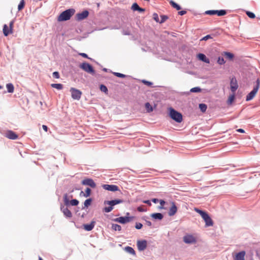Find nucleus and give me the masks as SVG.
<instances>
[{"instance_id": "nucleus-1", "label": "nucleus", "mask_w": 260, "mask_h": 260, "mask_svg": "<svg viewBox=\"0 0 260 260\" xmlns=\"http://www.w3.org/2000/svg\"><path fill=\"white\" fill-rule=\"evenodd\" d=\"M168 115L177 123H180L183 121L182 114L172 107L168 108Z\"/></svg>"}, {"instance_id": "nucleus-2", "label": "nucleus", "mask_w": 260, "mask_h": 260, "mask_svg": "<svg viewBox=\"0 0 260 260\" xmlns=\"http://www.w3.org/2000/svg\"><path fill=\"white\" fill-rule=\"evenodd\" d=\"M124 200L120 199H114L111 200H105L104 202V205H108V206H106L103 208V212L105 213H109L113 210L114 206L123 203Z\"/></svg>"}, {"instance_id": "nucleus-3", "label": "nucleus", "mask_w": 260, "mask_h": 260, "mask_svg": "<svg viewBox=\"0 0 260 260\" xmlns=\"http://www.w3.org/2000/svg\"><path fill=\"white\" fill-rule=\"evenodd\" d=\"M194 210L197 213H199L204 220L206 227L211 226L213 225V221L207 211L200 209L198 208H194Z\"/></svg>"}, {"instance_id": "nucleus-4", "label": "nucleus", "mask_w": 260, "mask_h": 260, "mask_svg": "<svg viewBox=\"0 0 260 260\" xmlns=\"http://www.w3.org/2000/svg\"><path fill=\"white\" fill-rule=\"evenodd\" d=\"M75 10L74 8L68 9L62 12L57 17V21L58 22H64L68 21L75 13Z\"/></svg>"}, {"instance_id": "nucleus-5", "label": "nucleus", "mask_w": 260, "mask_h": 260, "mask_svg": "<svg viewBox=\"0 0 260 260\" xmlns=\"http://www.w3.org/2000/svg\"><path fill=\"white\" fill-rule=\"evenodd\" d=\"M79 67L84 72L92 75H95V71L93 67L86 61H83L79 65Z\"/></svg>"}, {"instance_id": "nucleus-6", "label": "nucleus", "mask_w": 260, "mask_h": 260, "mask_svg": "<svg viewBox=\"0 0 260 260\" xmlns=\"http://www.w3.org/2000/svg\"><path fill=\"white\" fill-rule=\"evenodd\" d=\"M259 83L260 81L259 79H257L252 90L246 95V101H250L254 98L259 88Z\"/></svg>"}, {"instance_id": "nucleus-7", "label": "nucleus", "mask_w": 260, "mask_h": 260, "mask_svg": "<svg viewBox=\"0 0 260 260\" xmlns=\"http://www.w3.org/2000/svg\"><path fill=\"white\" fill-rule=\"evenodd\" d=\"M63 201L64 206L66 207H69L70 206H77L79 204V201L76 199H73L70 200L68 194L67 193L63 195Z\"/></svg>"}, {"instance_id": "nucleus-8", "label": "nucleus", "mask_w": 260, "mask_h": 260, "mask_svg": "<svg viewBox=\"0 0 260 260\" xmlns=\"http://www.w3.org/2000/svg\"><path fill=\"white\" fill-rule=\"evenodd\" d=\"M134 218V216H124L114 218L112 220L115 222L124 224L131 222Z\"/></svg>"}, {"instance_id": "nucleus-9", "label": "nucleus", "mask_w": 260, "mask_h": 260, "mask_svg": "<svg viewBox=\"0 0 260 260\" xmlns=\"http://www.w3.org/2000/svg\"><path fill=\"white\" fill-rule=\"evenodd\" d=\"M205 14L209 15H217L218 16H224L227 14L226 10H210L205 11Z\"/></svg>"}, {"instance_id": "nucleus-10", "label": "nucleus", "mask_w": 260, "mask_h": 260, "mask_svg": "<svg viewBox=\"0 0 260 260\" xmlns=\"http://www.w3.org/2000/svg\"><path fill=\"white\" fill-rule=\"evenodd\" d=\"M70 92L71 93L72 98L75 100H79L82 94V91L74 87L70 88Z\"/></svg>"}, {"instance_id": "nucleus-11", "label": "nucleus", "mask_w": 260, "mask_h": 260, "mask_svg": "<svg viewBox=\"0 0 260 260\" xmlns=\"http://www.w3.org/2000/svg\"><path fill=\"white\" fill-rule=\"evenodd\" d=\"M89 15V11L87 9H85L81 12H79L76 14L75 19L78 21H81L87 18Z\"/></svg>"}, {"instance_id": "nucleus-12", "label": "nucleus", "mask_w": 260, "mask_h": 260, "mask_svg": "<svg viewBox=\"0 0 260 260\" xmlns=\"http://www.w3.org/2000/svg\"><path fill=\"white\" fill-rule=\"evenodd\" d=\"M183 242L188 244H192L197 242L196 238L191 234H186L183 237Z\"/></svg>"}, {"instance_id": "nucleus-13", "label": "nucleus", "mask_w": 260, "mask_h": 260, "mask_svg": "<svg viewBox=\"0 0 260 260\" xmlns=\"http://www.w3.org/2000/svg\"><path fill=\"white\" fill-rule=\"evenodd\" d=\"M81 184L83 185L89 186L90 187L94 188L96 187V185L94 180L89 178H86L82 180Z\"/></svg>"}, {"instance_id": "nucleus-14", "label": "nucleus", "mask_w": 260, "mask_h": 260, "mask_svg": "<svg viewBox=\"0 0 260 260\" xmlns=\"http://www.w3.org/2000/svg\"><path fill=\"white\" fill-rule=\"evenodd\" d=\"M137 246L139 251H144L147 246V241L146 240H139L137 241Z\"/></svg>"}, {"instance_id": "nucleus-15", "label": "nucleus", "mask_w": 260, "mask_h": 260, "mask_svg": "<svg viewBox=\"0 0 260 260\" xmlns=\"http://www.w3.org/2000/svg\"><path fill=\"white\" fill-rule=\"evenodd\" d=\"M60 210L62 212L64 216L67 218H70L72 217V213L68 208V207H64V205L61 204L60 205Z\"/></svg>"}, {"instance_id": "nucleus-16", "label": "nucleus", "mask_w": 260, "mask_h": 260, "mask_svg": "<svg viewBox=\"0 0 260 260\" xmlns=\"http://www.w3.org/2000/svg\"><path fill=\"white\" fill-rule=\"evenodd\" d=\"M102 187L103 189L106 190L113 192L119 190V187L117 185L114 184H104L102 185Z\"/></svg>"}, {"instance_id": "nucleus-17", "label": "nucleus", "mask_w": 260, "mask_h": 260, "mask_svg": "<svg viewBox=\"0 0 260 260\" xmlns=\"http://www.w3.org/2000/svg\"><path fill=\"white\" fill-rule=\"evenodd\" d=\"M245 255L246 252L245 250H241L238 252H237L235 255H234V253H233L234 260H245Z\"/></svg>"}, {"instance_id": "nucleus-18", "label": "nucleus", "mask_w": 260, "mask_h": 260, "mask_svg": "<svg viewBox=\"0 0 260 260\" xmlns=\"http://www.w3.org/2000/svg\"><path fill=\"white\" fill-rule=\"evenodd\" d=\"M238 88L237 81L235 77L230 80V89L232 92H235Z\"/></svg>"}, {"instance_id": "nucleus-19", "label": "nucleus", "mask_w": 260, "mask_h": 260, "mask_svg": "<svg viewBox=\"0 0 260 260\" xmlns=\"http://www.w3.org/2000/svg\"><path fill=\"white\" fill-rule=\"evenodd\" d=\"M96 222L94 220H92L89 223H84L82 225L84 230L86 231L89 232L92 231L95 225Z\"/></svg>"}, {"instance_id": "nucleus-20", "label": "nucleus", "mask_w": 260, "mask_h": 260, "mask_svg": "<svg viewBox=\"0 0 260 260\" xmlns=\"http://www.w3.org/2000/svg\"><path fill=\"white\" fill-rule=\"evenodd\" d=\"M196 57L198 60L206 63H210L209 59L203 53H199L197 54Z\"/></svg>"}, {"instance_id": "nucleus-21", "label": "nucleus", "mask_w": 260, "mask_h": 260, "mask_svg": "<svg viewBox=\"0 0 260 260\" xmlns=\"http://www.w3.org/2000/svg\"><path fill=\"white\" fill-rule=\"evenodd\" d=\"M5 136L11 140H16L18 138V135L12 130H8L5 134Z\"/></svg>"}, {"instance_id": "nucleus-22", "label": "nucleus", "mask_w": 260, "mask_h": 260, "mask_svg": "<svg viewBox=\"0 0 260 260\" xmlns=\"http://www.w3.org/2000/svg\"><path fill=\"white\" fill-rule=\"evenodd\" d=\"M178 208L174 202H171V206L170 207L168 215L170 216H174L177 212Z\"/></svg>"}, {"instance_id": "nucleus-23", "label": "nucleus", "mask_w": 260, "mask_h": 260, "mask_svg": "<svg viewBox=\"0 0 260 260\" xmlns=\"http://www.w3.org/2000/svg\"><path fill=\"white\" fill-rule=\"evenodd\" d=\"M150 217L155 220H161L164 218V214L159 212L153 213L150 214Z\"/></svg>"}, {"instance_id": "nucleus-24", "label": "nucleus", "mask_w": 260, "mask_h": 260, "mask_svg": "<svg viewBox=\"0 0 260 260\" xmlns=\"http://www.w3.org/2000/svg\"><path fill=\"white\" fill-rule=\"evenodd\" d=\"M3 31L4 36L7 37L13 33V29L10 28L6 24L3 25Z\"/></svg>"}, {"instance_id": "nucleus-25", "label": "nucleus", "mask_w": 260, "mask_h": 260, "mask_svg": "<svg viewBox=\"0 0 260 260\" xmlns=\"http://www.w3.org/2000/svg\"><path fill=\"white\" fill-rule=\"evenodd\" d=\"M222 55L225 56L226 59L231 61H233L235 58L234 54L229 51H223L222 53Z\"/></svg>"}, {"instance_id": "nucleus-26", "label": "nucleus", "mask_w": 260, "mask_h": 260, "mask_svg": "<svg viewBox=\"0 0 260 260\" xmlns=\"http://www.w3.org/2000/svg\"><path fill=\"white\" fill-rule=\"evenodd\" d=\"M93 199L91 198H89L85 200L83 203V205L82 207V209L83 210L85 208H88L92 204Z\"/></svg>"}, {"instance_id": "nucleus-27", "label": "nucleus", "mask_w": 260, "mask_h": 260, "mask_svg": "<svg viewBox=\"0 0 260 260\" xmlns=\"http://www.w3.org/2000/svg\"><path fill=\"white\" fill-rule=\"evenodd\" d=\"M124 250L125 251H126L127 253L131 254L133 255L136 256V251L134 250V249L129 246H126L124 248Z\"/></svg>"}, {"instance_id": "nucleus-28", "label": "nucleus", "mask_w": 260, "mask_h": 260, "mask_svg": "<svg viewBox=\"0 0 260 260\" xmlns=\"http://www.w3.org/2000/svg\"><path fill=\"white\" fill-rule=\"evenodd\" d=\"M169 4L173 8L178 11L181 10L182 9L181 7L178 4L173 0H170L169 1Z\"/></svg>"}, {"instance_id": "nucleus-29", "label": "nucleus", "mask_w": 260, "mask_h": 260, "mask_svg": "<svg viewBox=\"0 0 260 260\" xmlns=\"http://www.w3.org/2000/svg\"><path fill=\"white\" fill-rule=\"evenodd\" d=\"M82 194H83V196L84 197L88 198V197H90L91 194V189L90 188H89V187H87L85 189V192L84 193V192L83 191H81L80 192V195L81 196Z\"/></svg>"}, {"instance_id": "nucleus-30", "label": "nucleus", "mask_w": 260, "mask_h": 260, "mask_svg": "<svg viewBox=\"0 0 260 260\" xmlns=\"http://www.w3.org/2000/svg\"><path fill=\"white\" fill-rule=\"evenodd\" d=\"M6 88H7V92L8 93H13L14 90V86L13 84L11 83H9L6 84ZM5 93H6V91H4Z\"/></svg>"}, {"instance_id": "nucleus-31", "label": "nucleus", "mask_w": 260, "mask_h": 260, "mask_svg": "<svg viewBox=\"0 0 260 260\" xmlns=\"http://www.w3.org/2000/svg\"><path fill=\"white\" fill-rule=\"evenodd\" d=\"M236 99L235 95L234 93L230 94L228 97L226 103L228 105H231Z\"/></svg>"}, {"instance_id": "nucleus-32", "label": "nucleus", "mask_w": 260, "mask_h": 260, "mask_svg": "<svg viewBox=\"0 0 260 260\" xmlns=\"http://www.w3.org/2000/svg\"><path fill=\"white\" fill-rule=\"evenodd\" d=\"M145 108L147 112L150 113L153 111L154 108L149 102L145 103Z\"/></svg>"}, {"instance_id": "nucleus-33", "label": "nucleus", "mask_w": 260, "mask_h": 260, "mask_svg": "<svg viewBox=\"0 0 260 260\" xmlns=\"http://www.w3.org/2000/svg\"><path fill=\"white\" fill-rule=\"evenodd\" d=\"M199 108L202 113H205L207 109V105L205 103L199 104Z\"/></svg>"}, {"instance_id": "nucleus-34", "label": "nucleus", "mask_w": 260, "mask_h": 260, "mask_svg": "<svg viewBox=\"0 0 260 260\" xmlns=\"http://www.w3.org/2000/svg\"><path fill=\"white\" fill-rule=\"evenodd\" d=\"M51 87L54 88H56L57 90H61L63 88V86L61 83H52L51 84Z\"/></svg>"}, {"instance_id": "nucleus-35", "label": "nucleus", "mask_w": 260, "mask_h": 260, "mask_svg": "<svg viewBox=\"0 0 260 260\" xmlns=\"http://www.w3.org/2000/svg\"><path fill=\"white\" fill-rule=\"evenodd\" d=\"M100 90L104 93L107 94L108 92V89L107 87L104 84H101L99 85Z\"/></svg>"}, {"instance_id": "nucleus-36", "label": "nucleus", "mask_w": 260, "mask_h": 260, "mask_svg": "<svg viewBox=\"0 0 260 260\" xmlns=\"http://www.w3.org/2000/svg\"><path fill=\"white\" fill-rule=\"evenodd\" d=\"M110 72L114 75L116 77H118V78H125V77H127V76L125 74H123L122 73H118V72H112L111 71H110Z\"/></svg>"}, {"instance_id": "nucleus-37", "label": "nucleus", "mask_w": 260, "mask_h": 260, "mask_svg": "<svg viewBox=\"0 0 260 260\" xmlns=\"http://www.w3.org/2000/svg\"><path fill=\"white\" fill-rule=\"evenodd\" d=\"M112 229L115 231H120L121 230V225L116 224V223H112Z\"/></svg>"}, {"instance_id": "nucleus-38", "label": "nucleus", "mask_w": 260, "mask_h": 260, "mask_svg": "<svg viewBox=\"0 0 260 260\" xmlns=\"http://www.w3.org/2000/svg\"><path fill=\"white\" fill-rule=\"evenodd\" d=\"M160 19L159 20V23L162 24L164 23L167 19H169V17L166 15L161 14L160 15Z\"/></svg>"}, {"instance_id": "nucleus-39", "label": "nucleus", "mask_w": 260, "mask_h": 260, "mask_svg": "<svg viewBox=\"0 0 260 260\" xmlns=\"http://www.w3.org/2000/svg\"><path fill=\"white\" fill-rule=\"evenodd\" d=\"M217 63L219 65H223L225 63V60L222 56H218L217 59Z\"/></svg>"}, {"instance_id": "nucleus-40", "label": "nucleus", "mask_w": 260, "mask_h": 260, "mask_svg": "<svg viewBox=\"0 0 260 260\" xmlns=\"http://www.w3.org/2000/svg\"><path fill=\"white\" fill-rule=\"evenodd\" d=\"M202 91L201 87L197 86L190 89V92L193 93H200Z\"/></svg>"}, {"instance_id": "nucleus-41", "label": "nucleus", "mask_w": 260, "mask_h": 260, "mask_svg": "<svg viewBox=\"0 0 260 260\" xmlns=\"http://www.w3.org/2000/svg\"><path fill=\"white\" fill-rule=\"evenodd\" d=\"M137 210L140 212H144L147 211V209L144 205H141L137 208Z\"/></svg>"}, {"instance_id": "nucleus-42", "label": "nucleus", "mask_w": 260, "mask_h": 260, "mask_svg": "<svg viewBox=\"0 0 260 260\" xmlns=\"http://www.w3.org/2000/svg\"><path fill=\"white\" fill-rule=\"evenodd\" d=\"M25 6V2L24 0H21L18 6V11L22 10Z\"/></svg>"}, {"instance_id": "nucleus-43", "label": "nucleus", "mask_w": 260, "mask_h": 260, "mask_svg": "<svg viewBox=\"0 0 260 260\" xmlns=\"http://www.w3.org/2000/svg\"><path fill=\"white\" fill-rule=\"evenodd\" d=\"M139 8H140V6H139V5L137 3H134V4H133V5L131 7V9L133 11H137V10H138V9Z\"/></svg>"}, {"instance_id": "nucleus-44", "label": "nucleus", "mask_w": 260, "mask_h": 260, "mask_svg": "<svg viewBox=\"0 0 260 260\" xmlns=\"http://www.w3.org/2000/svg\"><path fill=\"white\" fill-rule=\"evenodd\" d=\"M246 14L247 15V16L250 18L253 19L255 17V14L251 11H247L246 12Z\"/></svg>"}, {"instance_id": "nucleus-45", "label": "nucleus", "mask_w": 260, "mask_h": 260, "mask_svg": "<svg viewBox=\"0 0 260 260\" xmlns=\"http://www.w3.org/2000/svg\"><path fill=\"white\" fill-rule=\"evenodd\" d=\"M142 83H143L144 85L148 86H152L153 85V83L151 81H147L146 80L143 79L142 80Z\"/></svg>"}, {"instance_id": "nucleus-46", "label": "nucleus", "mask_w": 260, "mask_h": 260, "mask_svg": "<svg viewBox=\"0 0 260 260\" xmlns=\"http://www.w3.org/2000/svg\"><path fill=\"white\" fill-rule=\"evenodd\" d=\"M79 54L80 56H82V57H84V58H88V59H90V60H91L92 61L95 62V61L93 59H92V58H91L90 57H89L88 55L86 53H80Z\"/></svg>"}, {"instance_id": "nucleus-47", "label": "nucleus", "mask_w": 260, "mask_h": 260, "mask_svg": "<svg viewBox=\"0 0 260 260\" xmlns=\"http://www.w3.org/2000/svg\"><path fill=\"white\" fill-rule=\"evenodd\" d=\"M159 203H160V206L158 207V208L160 209H164V205L166 204V202L164 200L160 199L159 200Z\"/></svg>"}, {"instance_id": "nucleus-48", "label": "nucleus", "mask_w": 260, "mask_h": 260, "mask_svg": "<svg viewBox=\"0 0 260 260\" xmlns=\"http://www.w3.org/2000/svg\"><path fill=\"white\" fill-rule=\"evenodd\" d=\"M213 37H212V35H207L204 37H203L201 40L200 41H207L209 39H212Z\"/></svg>"}, {"instance_id": "nucleus-49", "label": "nucleus", "mask_w": 260, "mask_h": 260, "mask_svg": "<svg viewBox=\"0 0 260 260\" xmlns=\"http://www.w3.org/2000/svg\"><path fill=\"white\" fill-rule=\"evenodd\" d=\"M152 18L155 21H156L157 23H159V19L158 15L156 13H154L153 14Z\"/></svg>"}, {"instance_id": "nucleus-50", "label": "nucleus", "mask_w": 260, "mask_h": 260, "mask_svg": "<svg viewBox=\"0 0 260 260\" xmlns=\"http://www.w3.org/2000/svg\"><path fill=\"white\" fill-rule=\"evenodd\" d=\"M52 76L55 79H59L60 78V74L58 71H55L52 73Z\"/></svg>"}, {"instance_id": "nucleus-51", "label": "nucleus", "mask_w": 260, "mask_h": 260, "mask_svg": "<svg viewBox=\"0 0 260 260\" xmlns=\"http://www.w3.org/2000/svg\"><path fill=\"white\" fill-rule=\"evenodd\" d=\"M143 224L140 222H136L135 224V228L137 230H140L142 228Z\"/></svg>"}, {"instance_id": "nucleus-52", "label": "nucleus", "mask_w": 260, "mask_h": 260, "mask_svg": "<svg viewBox=\"0 0 260 260\" xmlns=\"http://www.w3.org/2000/svg\"><path fill=\"white\" fill-rule=\"evenodd\" d=\"M187 13V11L185 10L179 11L178 12V14L180 16H183Z\"/></svg>"}, {"instance_id": "nucleus-53", "label": "nucleus", "mask_w": 260, "mask_h": 260, "mask_svg": "<svg viewBox=\"0 0 260 260\" xmlns=\"http://www.w3.org/2000/svg\"><path fill=\"white\" fill-rule=\"evenodd\" d=\"M143 203L147 204L148 206H151V201L150 200H143Z\"/></svg>"}, {"instance_id": "nucleus-54", "label": "nucleus", "mask_w": 260, "mask_h": 260, "mask_svg": "<svg viewBox=\"0 0 260 260\" xmlns=\"http://www.w3.org/2000/svg\"><path fill=\"white\" fill-rule=\"evenodd\" d=\"M151 202L154 203V204H157L159 202V200L157 198H152L151 200Z\"/></svg>"}, {"instance_id": "nucleus-55", "label": "nucleus", "mask_w": 260, "mask_h": 260, "mask_svg": "<svg viewBox=\"0 0 260 260\" xmlns=\"http://www.w3.org/2000/svg\"><path fill=\"white\" fill-rule=\"evenodd\" d=\"M137 11L139 12L140 13H143V12H144L145 11V9L144 8H141L140 7V8L138 9Z\"/></svg>"}, {"instance_id": "nucleus-56", "label": "nucleus", "mask_w": 260, "mask_h": 260, "mask_svg": "<svg viewBox=\"0 0 260 260\" xmlns=\"http://www.w3.org/2000/svg\"><path fill=\"white\" fill-rule=\"evenodd\" d=\"M42 128H43V130H44L45 132H47L48 131V126H47V125H42Z\"/></svg>"}, {"instance_id": "nucleus-57", "label": "nucleus", "mask_w": 260, "mask_h": 260, "mask_svg": "<svg viewBox=\"0 0 260 260\" xmlns=\"http://www.w3.org/2000/svg\"><path fill=\"white\" fill-rule=\"evenodd\" d=\"M237 132L242 133V134L245 133L244 129H243L242 128H239V129H237Z\"/></svg>"}, {"instance_id": "nucleus-58", "label": "nucleus", "mask_w": 260, "mask_h": 260, "mask_svg": "<svg viewBox=\"0 0 260 260\" xmlns=\"http://www.w3.org/2000/svg\"><path fill=\"white\" fill-rule=\"evenodd\" d=\"M13 24H14V21H11L10 23H9V28H12L13 29Z\"/></svg>"}, {"instance_id": "nucleus-59", "label": "nucleus", "mask_w": 260, "mask_h": 260, "mask_svg": "<svg viewBox=\"0 0 260 260\" xmlns=\"http://www.w3.org/2000/svg\"><path fill=\"white\" fill-rule=\"evenodd\" d=\"M146 223L149 226H151L152 225V223L149 220H146Z\"/></svg>"}, {"instance_id": "nucleus-60", "label": "nucleus", "mask_w": 260, "mask_h": 260, "mask_svg": "<svg viewBox=\"0 0 260 260\" xmlns=\"http://www.w3.org/2000/svg\"><path fill=\"white\" fill-rule=\"evenodd\" d=\"M123 34L125 35H131V33L129 31H125L124 32H123Z\"/></svg>"}, {"instance_id": "nucleus-61", "label": "nucleus", "mask_w": 260, "mask_h": 260, "mask_svg": "<svg viewBox=\"0 0 260 260\" xmlns=\"http://www.w3.org/2000/svg\"><path fill=\"white\" fill-rule=\"evenodd\" d=\"M102 70L105 72H107L109 70L107 68H103Z\"/></svg>"}, {"instance_id": "nucleus-62", "label": "nucleus", "mask_w": 260, "mask_h": 260, "mask_svg": "<svg viewBox=\"0 0 260 260\" xmlns=\"http://www.w3.org/2000/svg\"><path fill=\"white\" fill-rule=\"evenodd\" d=\"M148 218V217L145 216L142 217V219L146 221V220H147L146 219Z\"/></svg>"}, {"instance_id": "nucleus-63", "label": "nucleus", "mask_w": 260, "mask_h": 260, "mask_svg": "<svg viewBox=\"0 0 260 260\" xmlns=\"http://www.w3.org/2000/svg\"><path fill=\"white\" fill-rule=\"evenodd\" d=\"M125 216H129V212H127V213H126V215H125Z\"/></svg>"}, {"instance_id": "nucleus-64", "label": "nucleus", "mask_w": 260, "mask_h": 260, "mask_svg": "<svg viewBox=\"0 0 260 260\" xmlns=\"http://www.w3.org/2000/svg\"><path fill=\"white\" fill-rule=\"evenodd\" d=\"M39 260H43V258L39 256Z\"/></svg>"}]
</instances>
